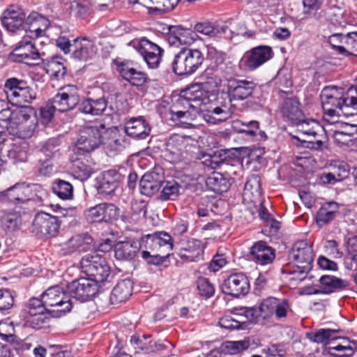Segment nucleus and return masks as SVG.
<instances>
[{"label":"nucleus","mask_w":357,"mask_h":357,"mask_svg":"<svg viewBox=\"0 0 357 357\" xmlns=\"http://www.w3.org/2000/svg\"><path fill=\"white\" fill-rule=\"evenodd\" d=\"M1 114L7 118L4 127L10 135L20 138H26L32 135L36 127V117L31 107H22L13 111L3 109Z\"/></svg>","instance_id":"1"},{"label":"nucleus","mask_w":357,"mask_h":357,"mask_svg":"<svg viewBox=\"0 0 357 357\" xmlns=\"http://www.w3.org/2000/svg\"><path fill=\"white\" fill-rule=\"evenodd\" d=\"M293 124L297 126V131L301 135V137L296 138L303 144V146L321 151L328 148V137L324 128L317 121L302 117L299 122Z\"/></svg>","instance_id":"2"},{"label":"nucleus","mask_w":357,"mask_h":357,"mask_svg":"<svg viewBox=\"0 0 357 357\" xmlns=\"http://www.w3.org/2000/svg\"><path fill=\"white\" fill-rule=\"evenodd\" d=\"M42 298L47 307V314L52 317L59 318L70 312L74 302L69 298L67 289L63 290L60 286L48 288L43 294Z\"/></svg>","instance_id":"3"},{"label":"nucleus","mask_w":357,"mask_h":357,"mask_svg":"<svg viewBox=\"0 0 357 357\" xmlns=\"http://www.w3.org/2000/svg\"><path fill=\"white\" fill-rule=\"evenodd\" d=\"M45 195V190L38 184L17 183L2 192L1 199L2 201L17 205L35 199V197L42 200Z\"/></svg>","instance_id":"4"},{"label":"nucleus","mask_w":357,"mask_h":357,"mask_svg":"<svg viewBox=\"0 0 357 357\" xmlns=\"http://www.w3.org/2000/svg\"><path fill=\"white\" fill-rule=\"evenodd\" d=\"M204 61L203 54L197 49L181 50L172 61L173 71L178 75L194 73Z\"/></svg>","instance_id":"5"},{"label":"nucleus","mask_w":357,"mask_h":357,"mask_svg":"<svg viewBox=\"0 0 357 357\" xmlns=\"http://www.w3.org/2000/svg\"><path fill=\"white\" fill-rule=\"evenodd\" d=\"M312 248L306 241L296 242L289 254V258L295 264V268L289 273H305L311 270L314 260Z\"/></svg>","instance_id":"6"},{"label":"nucleus","mask_w":357,"mask_h":357,"mask_svg":"<svg viewBox=\"0 0 357 357\" xmlns=\"http://www.w3.org/2000/svg\"><path fill=\"white\" fill-rule=\"evenodd\" d=\"M101 128H103V123L100 122L84 127L77 141V149L85 152L97 149L101 144Z\"/></svg>","instance_id":"7"},{"label":"nucleus","mask_w":357,"mask_h":357,"mask_svg":"<svg viewBox=\"0 0 357 357\" xmlns=\"http://www.w3.org/2000/svg\"><path fill=\"white\" fill-rule=\"evenodd\" d=\"M66 288L69 298L80 302L88 301L98 291V284L89 278L73 280Z\"/></svg>","instance_id":"8"},{"label":"nucleus","mask_w":357,"mask_h":357,"mask_svg":"<svg viewBox=\"0 0 357 357\" xmlns=\"http://www.w3.org/2000/svg\"><path fill=\"white\" fill-rule=\"evenodd\" d=\"M344 94V89L335 86L324 88L321 93V100L324 114L329 117L339 116V108Z\"/></svg>","instance_id":"9"},{"label":"nucleus","mask_w":357,"mask_h":357,"mask_svg":"<svg viewBox=\"0 0 357 357\" xmlns=\"http://www.w3.org/2000/svg\"><path fill=\"white\" fill-rule=\"evenodd\" d=\"M57 111L66 112L75 108L79 102L78 89L75 85L69 84L60 88L52 99Z\"/></svg>","instance_id":"10"},{"label":"nucleus","mask_w":357,"mask_h":357,"mask_svg":"<svg viewBox=\"0 0 357 357\" xmlns=\"http://www.w3.org/2000/svg\"><path fill=\"white\" fill-rule=\"evenodd\" d=\"M60 229V223L57 217L47 213L39 212L33 221V231L42 236L54 237Z\"/></svg>","instance_id":"11"},{"label":"nucleus","mask_w":357,"mask_h":357,"mask_svg":"<svg viewBox=\"0 0 357 357\" xmlns=\"http://www.w3.org/2000/svg\"><path fill=\"white\" fill-rule=\"evenodd\" d=\"M118 208L111 203H100L84 211V218L89 223L110 222L118 216Z\"/></svg>","instance_id":"12"},{"label":"nucleus","mask_w":357,"mask_h":357,"mask_svg":"<svg viewBox=\"0 0 357 357\" xmlns=\"http://www.w3.org/2000/svg\"><path fill=\"white\" fill-rule=\"evenodd\" d=\"M158 237L155 234H147L143 236L139 242L140 248H144L151 251L143 250L142 256L144 259H148V263L159 264L168 255L161 250L158 242Z\"/></svg>","instance_id":"13"},{"label":"nucleus","mask_w":357,"mask_h":357,"mask_svg":"<svg viewBox=\"0 0 357 357\" xmlns=\"http://www.w3.org/2000/svg\"><path fill=\"white\" fill-rule=\"evenodd\" d=\"M223 293L234 297L246 295L250 291V282L248 277L243 273L230 275L222 284Z\"/></svg>","instance_id":"14"},{"label":"nucleus","mask_w":357,"mask_h":357,"mask_svg":"<svg viewBox=\"0 0 357 357\" xmlns=\"http://www.w3.org/2000/svg\"><path fill=\"white\" fill-rule=\"evenodd\" d=\"M256 87L253 81L229 79L227 84L228 98L230 101L245 100L253 94Z\"/></svg>","instance_id":"15"},{"label":"nucleus","mask_w":357,"mask_h":357,"mask_svg":"<svg viewBox=\"0 0 357 357\" xmlns=\"http://www.w3.org/2000/svg\"><path fill=\"white\" fill-rule=\"evenodd\" d=\"M271 47L259 45L246 52L242 61L249 70H254L269 61L273 56Z\"/></svg>","instance_id":"16"},{"label":"nucleus","mask_w":357,"mask_h":357,"mask_svg":"<svg viewBox=\"0 0 357 357\" xmlns=\"http://www.w3.org/2000/svg\"><path fill=\"white\" fill-rule=\"evenodd\" d=\"M289 309V305L287 299L280 300L274 297L264 300L259 306L260 317L263 319L269 318L273 315L278 319L284 318Z\"/></svg>","instance_id":"17"},{"label":"nucleus","mask_w":357,"mask_h":357,"mask_svg":"<svg viewBox=\"0 0 357 357\" xmlns=\"http://www.w3.org/2000/svg\"><path fill=\"white\" fill-rule=\"evenodd\" d=\"M206 101H208V97L204 95L203 91L195 89V86H191L181 91L173 105L178 108L182 107L185 110L192 108L200 112L202 102Z\"/></svg>","instance_id":"18"},{"label":"nucleus","mask_w":357,"mask_h":357,"mask_svg":"<svg viewBox=\"0 0 357 357\" xmlns=\"http://www.w3.org/2000/svg\"><path fill=\"white\" fill-rule=\"evenodd\" d=\"M134 47L150 68H155L158 66L163 52L162 48L146 38L138 41Z\"/></svg>","instance_id":"19"},{"label":"nucleus","mask_w":357,"mask_h":357,"mask_svg":"<svg viewBox=\"0 0 357 357\" xmlns=\"http://www.w3.org/2000/svg\"><path fill=\"white\" fill-rule=\"evenodd\" d=\"M101 144L108 151L121 152L126 148V142L117 127L106 128L103 124V128H101Z\"/></svg>","instance_id":"20"},{"label":"nucleus","mask_w":357,"mask_h":357,"mask_svg":"<svg viewBox=\"0 0 357 357\" xmlns=\"http://www.w3.org/2000/svg\"><path fill=\"white\" fill-rule=\"evenodd\" d=\"M92 243L93 238L87 233L75 234L61 245V251L64 255L87 252Z\"/></svg>","instance_id":"21"},{"label":"nucleus","mask_w":357,"mask_h":357,"mask_svg":"<svg viewBox=\"0 0 357 357\" xmlns=\"http://www.w3.org/2000/svg\"><path fill=\"white\" fill-rule=\"evenodd\" d=\"M167 29V40L171 45H191L198 37L195 31L181 26H169Z\"/></svg>","instance_id":"22"},{"label":"nucleus","mask_w":357,"mask_h":357,"mask_svg":"<svg viewBox=\"0 0 357 357\" xmlns=\"http://www.w3.org/2000/svg\"><path fill=\"white\" fill-rule=\"evenodd\" d=\"M25 20V13L17 6H10L3 14L1 22L3 26L9 31H15L23 27Z\"/></svg>","instance_id":"23"},{"label":"nucleus","mask_w":357,"mask_h":357,"mask_svg":"<svg viewBox=\"0 0 357 357\" xmlns=\"http://www.w3.org/2000/svg\"><path fill=\"white\" fill-rule=\"evenodd\" d=\"M204 246L199 240L189 239L178 243V256L189 261H196L202 259Z\"/></svg>","instance_id":"24"},{"label":"nucleus","mask_w":357,"mask_h":357,"mask_svg":"<svg viewBox=\"0 0 357 357\" xmlns=\"http://www.w3.org/2000/svg\"><path fill=\"white\" fill-rule=\"evenodd\" d=\"M250 257L257 264L267 265L271 264L275 258V250L266 242L258 241L251 247Z\"/></svg>","instance_id":"25"},{"label":"nucleus","mask_w":357,"mask_h":357,"mask_svg":"<svg viewBox=\"0 0 357 357\" xmlns=\"http://www.w3.org/2000/svg\"><path fill=\"white\" fill-rule=\"evenodd\" d=\"M126 132L135 139H144L150 134L151 127L142 116L131 118L126 123Z\"/></svg>","instance_id":"26"},{"label":"nucleus","mask_w":357,"mask_h":357,"mask_svg":"<svg viewBox=\"0 0 357 357\" xmlns=\"http://www.w3.org/2000/svg\"><path fill=\"white\" fill-rule=\"evenodd\" d=\"M120 174L114 169L104 172L98 178V192L104 195H112L119 186Z\"/></svg>","instance_id":"27"},{"label":"nucleus","mask_w":357,"mask_h":357,"mask_svg":"<svg viewBox=\"0 0 357 357\" xmlns=\"http://www.w3.org/2000/svg\"><path fill=\"white\" fill-rule=\"evenodd\" d=\"M19 62L31 63L40 59V54L31 41H21L14 50Z\"/></svg>","instance_id":"28"},{"label":"nucleus","mask_w":357,"mask_h":357,"mask_svg":"<svg viewBox=\"0 0 357 357\" xmlns=\"http://www.w3.org/2000/svg\"><path fill=\"white\" fill-rule=\"evenodd\" d=\"M162 185V177L155 172L144 174L139 182L140 192L150 197L157 192Z\"/></svg>","instance_id":"29"},{"label":"nucleus","mask_w":357,"mask_h":357,"mask_svg":"<svg viewBox=\"0 0 357 357\" xmlns=\"http://www.w3.org/2000/svg\"><path fill=\"white\" fill-rule=\"evenodd\" d=\"M73 57L79 61H87L94 54L93 43L86 38H76L72 44Z\"/></svg>","instance_id":"30"},{"label":"nucleus","mask_w":357,"mask_h":357,"mask_svg":"<svg viewBox=\"0 0 357 357\" xmlns=\"http://www.w3.org/2000/svg\"><path fill=\"white\" fill-rule=\"evenodd\" d=\"M139 249L140 243L137 241L118 242L114 248L115 257L118 260H130L135 257Z\"/></svg>","instance_id":"31"},{"label":"nucleus","mask_w":357,"mask_h":357,"mask_svg":"<svg viewBox=\"0 0 357 357\" xmlns=\"http://www.w3.org/2000/svg\"><path fill=\"white\" fill-rule=\"evenodd\" d=\"M208 100H209L208 99ZM208 101L202 102L200 109L201 112H206L204 114L206 120L211 123H215L217 121H223L226 120L229 116V110L227 107H220L215 106L211 103L208 105Z\"/></svg>","instance_id":"32"},{"label":"nucleus","mask_w":357,"mask_h":357,"mask_svg":"<svg viewBox=\"0 0 357 357\" xmlns=\"http://www.w3.org/2000/svg\"><path fill=\"white\" fill-rule=\"evenodd\" d=\"M280 110L282 116L292 124L299 122L303 114L300 109L299 102L295 98H287L284 100Z\"/></svg>","instance_id":"33"},{"label":"nucleus","mask_w":357,"mask_h":357,"mask_svg":"<svg viewBox=\"0 0 357 357\" xmlns=\"http://www.w3.org/2000/svg\"><path fill=\"white\" fill-rule=\"evenodd\" d=\"M319 282L320 288H323L325 294L342 291L347 289L349 285L348 281L331 275H322Z\"/></svg>","instance_id":"34"},{"label":"nucleus","mask_w":357,"mask_h":357,"mask_svg":"<svg viewBox=\"0 0 357 357\" xmlns=\"http://www.w3.org/2000/svg\"><path fill=\"white\" fill-rule=\"evenodd\" d=\"M107 102L104 98L98 99L86 98L82 101L78 109L81 112L93 116L102 114L106 109Z\"/></svg>","instance_id":"35"},{"label":"nucleus","mask_w":357,"mask_h":357,"mask_svg":"<svg viewBox=\"0 0 357 357\" xmlns=\"http://www.w3.org/2000/svg\"><path fill=\"white\" fill-rule=\"evenodd\" d=\"M133 283L129 280L119 281L112 289L110 301L112 303H119L126 301L131 295Z\"/></svg>","instance_id":"36"},{"label":"nucleus","mask_w":357,"mask_h":357,"mask_svg":"<svg viewBox=\"0 0 357 357\" xmlns=\"http://www.w3.org/2000/svg\"><path fill=\"white\" fill-rule=\"evenodd\" d=\"M206 185L208 190L221 194L227 192L231 183L229 178L225 177L222 173L213 172L206 180Z\"/></svg>","instance_id":"37"},{"label":"nucleus","mask_w":357,"mask_h":357,"mask_svg":"<svg viewBox=\"0 0 357 357\" xmlns=\"http://www.w3.org/2000/svg\"><path fill=\"white\" fill-rule=\"evenodd\" d=\"M57 141L54 139H49L40 149V162L44 166L45 172L43 174L49 173L52 171V166L47 165L45 166L46 161H48L59 155Z\"/></svg>","instance_id":"38"},{"label":"nucleus","mask_w":357,"mask_h":357,"mask_svg":"<svg viewBox=\"0 0 357 357\" xmlns=\"http://www.w3.org/2000/svg\"><path fill=\"white\" fill-rule=\"evenodd\" d=\"M261 195L260 178L257 174L249 176L244 186L243 196L245 199L254 202Z\"/></svg>","instance_id":"39"},{"label":"nucleus","mask_w":357,"mask_h":357,"mask_svg":"<svg viewBox=\"0 0 357 357\" xmlns=\"http://www.w3.org/2000/svg\"><path fill=\"white\" fill-rule=\"evenodd\" d=\"M139 3L142 4L149 10L164 13L174 9L180 0H141Z\"/></svg>","instance_id":"40"},{"label":"nucleus","mask_w":357,"mask_h":357,"mask_svg":"<svg viewBox=\"0 0 357 357\" xmlns=\"http://www.w3.org/2000/svg\"><path fill=\"white\" fill-rule=\"evenodd\" d=\"M45 69L50 76L54 77L57 79L63 78L66 73L63 59L58 56L47 59L46 63H45Z\"/></svg>","instance_id":"41"},{"label":"nucleus","mask_w":357,"mask_h":357,"mask_svg":"<svg viewBox=\"0 0 357 357\" xmlns=\"http://www.w3.org/2000/svg\"><path fill=\"white\" fill-rule=\"evenodd\" d=\"M130 343L135 349H139L145 353L153 352L165 348V346L155 341L148 340L145 336L140 337L137 335H132L130 338Z\"/></svg>","instance_id":"42"},{"label":"nucleus","mask_w":357,"mask_h":357,"mask_svg":"<svg viewBox=\"0 0 357 357\" xmlns=\"http://www.w3.org/2000/svg\"><path fill=\"white\" fill-rule=\"evenodd\" d=\"M345 116H352L357 113V97L353 94V88H350L344 94L341 100L339 112Z\"/></svg>","instance_id":"43"},{"label":"nucleus","mask_w":357,"mask_h":357,"mask_svg":"<svg viewBox=\"0 0 357 357\" xmlns=\"http://www.w3.org/2000/svg\"><path fill=\"white\" fill-rule=\"evenodd\" d=\"M338 204L333 202L324 204L317 213V222L323 225L333 220L338 211Z\"/></svg>","instance_id":"44"},{"label":"nucleus","mask_w":357,"mask_h":357,"mask_svg":"<svg viewBox=\"0 0 357 357\" xmlns=\"http://www.w3.org/2000/svg\"><path fill=\"white\" fill-rule=\"evenodd\" d=\"M190 114L188 110L179 109L172 105L169 110L165 114V119L171 126H181L187 123L190 119Z\"/></svg>","instance_id":"45"},{"label":"nucleus","mask_w":357,"mask_h":357,"mask_svg":"<svg viewBox=\"0 0 357 357\" xmlns=\"http://www.w3.org/2000/svg\"><path fill=\"white\" fill-rule=\"evenodd\" d=\"M119 72L124 79L134 86H142L146 80L145 73L137 71L133 68L123 66L120 68Z\"/></svg>","instance_id":"46"},{"label":"nucleus","mask_w":357,"mask_h":357,"mask_svg":"<svg viewBox=\"0 0 357 357\" xmlns=\"http://www.w3.org/2000/svg\"><path fill=\"white\" fill-rule=\"evenodd\" d=\"M52 192L63 200L71 199L73 197V187L66 181L56 179L52 183Z\"/></svg>","instance_id":"47"},{"label":"nucleus","mask_w":357,"mask_h":357,"mask_svg":"<svg viewBox=\"0 0 357 357\" xmlns=\"http://www.w3.org/2000/svg\"><path fill=\"white\" fill-rule=\"evenodd\" d=\"M15 93L16 96H13L10 102L20 107H27L26 104L31 103L36 98V93L28 86V84L20 91Z\"/></svg>","instance_id":"48"},{"label":"nucleus","mask_w":357,"mask_h":357,"mask_svg":"<svg viewBox=\"0 0 357 357\" xmlns=\"http://www.w3.org/2000/svg\"><path fill=\"white\" fill-rule=\"evenodd\" d=\"M110 275V267L109 266L106 260L103 258L98 263L95 270L89 277L91 280L94 281L97 284L98 283L107 281V279Z\"/></svg>","instance_id":"49"},{"label":"nucleus","mask_w":357,"mask_h":357,"mask_svg":"<svg viewBox=\"0 0 357 357\" xmlns=\"http://www.w3.org/2000/svg\"><path fill=\"white\" fill-rule=\"evenodd\" d=\"M102 259L103 258L96 252L84 256L80 261L82 271L89 277L95 270L98 263L99 264Z\"/></svg>","instance_id":"50"},{"label":"nucleus","mask_w":357,"mask_h":357,"mask_svg":"<svg viewBox=\"0 0 357 357\" xmlns=\"http://www.w3.org/2000/svg\"><path fill=\"white\" fill-rule=\"evenodd\" d=\"M0 215L1 225L6 229L14 230L17 227L20 215L17 213L2 210Z\"/></svg>","instance_id":"51"},{"label":"nucleus","mask_w":357,"mask_h":357,"mask_svg":"<svg viewBox=\"0 0 357 357\" xmlns=\"http://www.w3.org/2000/svg\"><path fill=\"white\" fill-rule=\"evenodd\" d=\"M181 185L175 181H166L160 193L162 200L175 199L180 194Z\"/></svg>","instance_id":"52"},{"label":"nucleus","mask_w":357,"mask_h":357,"mask_svg":"<svg viewBox=\"0 0 357 357\" xmlns=\"http://www.w3.org/2000/svg\"><path fill=\"white\" fill-rule=\"evenodd\" d=\"M27 84V82L23 79L16 77H10L6 80L4 84V91L7 98L10 100L13 96H16V93L20 91L23 87Z\"/></svg>","instance_id":"53"},{"label":"nucleus","mask_w":357,"mask_h":357,"mask_svg":"<svg viewBox=\"0 0 357 357\" xmlns=\"http://www.w3.org/2000/svg\"><path fill=\"white\" fill-rule=\"evenodd\" d=\"M344 344H334L333 342H329L327 349L331 355H335L339 356H351L355 349L350 345L346 344V343H350L351 342L347 338H343Z\"/></svg>","instance_id":"54"},{"label":"nucleus","mask_w":357,"mask_h":357,"mask_svg":"<svg viewBox=\"0 0 357 357\" xmlns=\"http://www.w3.org/2000/svg\"><path fill=\"white\" fill-rule=\"evenodd\" d=\"M250 347L248 340L227 341L222 344V351L229 355L241 353Z\"/></svg>","instance_id":"55"},{"label":"nucleus","mask_w":357,"mask_h":357,"mask_svg":"<svg viewBox=\"0 0 357 357\" xmlns=\"http://www.w3.org/2000/svg\"><path fill=\"white\" fill-rule=\"evenodd\" d=\"M73 176L81 181L87 180L92 174L91 167L82 162L77 161L71 170Z\"/></svg>","instance_id":"56"},{"label":"nucleus","mask_w":357,"mask_h":357,"mask_svg":"<svg viewBox=\"0 0 357 357\" xmlns=\"http://www.w3.org/2000/svg\"><path fill=\"white\" fill-rule=\"evenodd\" d=\"M338 332V330L322 328L318 330L315 333L309 334L308 337L310 340L316 343H322L329 340H333L337 339V337H333V335Z\"/></svg>","instance_id":"57"},{"label":"nucleus","mask_w":357,"mask_h":357,"mask_svg":"<svg viewBox=\"0 0 357 357\" xmlns=\"http://www.w3.org/2000/svg\"><path fill=\"white\" fill-rule=\"evenodd\" d=\"M187 140V138L181 135L174 134L166 141L167 149L174 153L176 151H180L185 146Z\"/></svg>","instance_id":"58"},{"label":"nucleus","mask_w":357,"mask_h":357,"mask_svg":"<svg viewBox=\"0 0 357 357\" xmlns=\"http://www.w3.org/2000/svg\"><path fill=\"white\" fill-rule=\"evenodd\" d=\"M46 314L45 312L29 314L27 323L30 327L35 329H40L48 323L49 318Z\"/></svg>","instance_id":"59"},{"label":"nucleus","mask_w":357,"mask_h":357,"mask_svg":"<svg viewBox=\"0 0 357 357\" xmlns=\"http://www.w3.org/2000/svg\"><path fill=\"white\" fill-rule=\"evenodd\" d=\"M197 288L199 295L206 298L211 297L215 293L214 286L206 278H199L197 280Z\"/></svg>","instance_id":"60"},{"label":"nucleus","mask_w":357,"mask_h":357,"mask_svg":"<svg viewBox=\"0 0 357 357\" xmlns=\"http://www.w3.org/2000/svg\"><path fill=\"white\" fill-rule=\"evenodd\" d=\"M342 173H337V176L336 174L333 172H329L327 174H324L321 176V181L324 184H334L337 181H340L347 178L349 174V169L347 165H343L342 167Z\"/></svg>","instance_id":"61"},{"label":"nucleus","mask_w":357,"mask_h":357,"mask_svg":"<svg viewBox=\"0 0 357 357\" xmlns=\"http://www.w3.org/2000/svg\"><path fill=\"white\" fill-rule=\"evenodd\" d=\"M14 305V296L7 289H0V311L10 310Z\"/></svg>","instance_id":"62"},{"label":"nucleus","mask_w":357,"mask_h":357,"mask_svg":"<svg viewBox=\"0 0 357 357\" xmlns=\"http://www.w3.org/2000/svg\"><path fill=\"white\" fill-rule=\"evenodd\" d=\"M195 30L197 32L208 36H216L220 31L218 28H215L208 22L197 23L195 25Z\"/></svg>","instance_id":"63"},{"label":"nucleus","mask_w":357,"mask_h":357,"mask_svg":"<svg viewBox=\"0 0 357 357\" xmlns=\"http://www.w3.org/2000/svg\"><path fill=\"white\" fill-rule=\"evenodd\" d=\"M325 253L333 259H340L342 257V252L338 248V243L335 240H328L324 245Z\"/></svg>","instance_id":"64"}]
</instances>
